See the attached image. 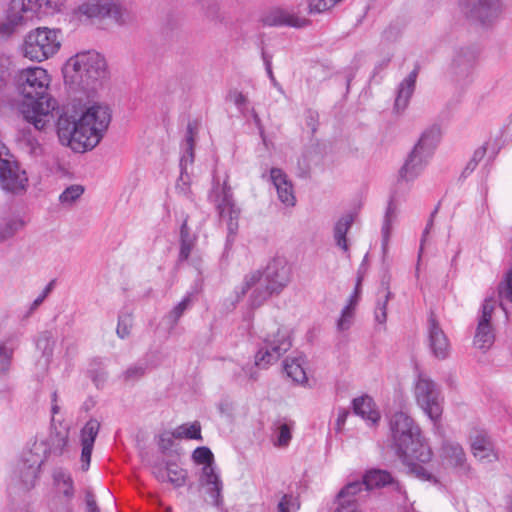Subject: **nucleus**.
<instances>
[{"label": "nucleus", "instance_id": "obj_18", "mask_svg": "<svg viewBox=\"0 0 512 512\" xmlns=\"http://www.w3.org/2000/svg\"><path fill=\"white\" fill-rule=\"evenodd\" d=\"M427 332L428 343L432 354L437 359H446L450 354V342L434 313H431L428 318Z\"/></svg>", "mask_w": 512, "mask_h": 512}, {"label": "nucleus", "instance_id": "obj_59", "mask_svg": "<svg viewBox=\"0 0 512 512\" xmlns=\"http://www.w3.org/2000/svg\"><path fill=\"white\" fill-rule=\"evenodd\" d=\"M85 512H100L94 493L91 490L85 491Z\"/></svg>", "mask_w": 512, "mask_h": 512}, {"label": "nucleus", "instance_id": "obj_31", "mask_svg": "<svg viewBox=\"0 0 512 512\" xmlns=\"http://www.w3.org/2000/svg\"><path fill=\"white\" fill-rule=\"evenodd\" d=\"M25 226V221L20 215H8L0 219V243L12 238Z\"/></svg>", "mask_w": 512, "mask_h": 512}, {"label": "nucleus", "instance_id": "obj_19", "mask_svg": "<svg viewBox=\"0 0 512 512\" xmlns=\"http://www.w3.org/2000/svg\"><path fill=\"white\" fill-rule=\"evenodd\" d=\"M80 9L88 17H109L118 23L125 21L126 10L114 1L101 0L96 3L83 5Z\"/></svg>", "mask_w": 512, "mask_h": 512}, {"label": "nucleus", "instance_id": "obj_56", "mask_svg": "<svg viewBox=\"0 0 512 512\" xmlns=\"http://www.w3.org/2000/svg\"><path fill=\"white\" fill-rule=\"evenodd\" d=\"M499 296L512 302V269L507 273L505 281L499 285Z\"/></svg>", "mask_w": 512, "mask_h": 512}, {"label": "nucleus", "instance_id": "obj_51", "mask_svg": "<svg viewBox=\"0 0 512 512\" xmlns=\"http://www.w3.org/2000/svg\"><path fill=\"white\" fill-rule=\"evenodd\" d=\"M132 327V319L130 315L120 316L116 333L119 338L124 339L129 336Z\"/></svg>", "mask_w": 512, "mask_h": 512}, {"label": "nucleus", "instance_id": "obj_44", "mask_svg": "<svg viewBox=\"0 0 512 512\" xmlns=\"http://www.w3.org/2000/svg\"><path fill=\"white\" fill-rule=\"evenodd\" d=\"M204 15L207 20L214 24H220L225 22L226 14L222 11L221 6L216 1H210L204 8Z\"/></svg>", "mask_w": 512, "mask_h": 512}, {"label": "nucleus", "instance_id": "obj_40", "mask_svg": "<svg viewBox=\"0 0 512 512\" xmlns=\"http://www.w3.org/2000/svg\"><path fill=\"white\" fill-rule=\"evenodd\" d=\"M166 482L171 483L175 487H181L186 481V471L180 468L176 463H166Z\"/></svg>", "mask_w": 512, "mask_h": 512}, {"label": "nucleus", "instance_id": "obj_25", "mask_svg": "<svg viewBox=\"0 0 512 512\" xmlns=\"http://www.w3.org/2000/svg\"><path fill=\"white\" fill-rule=\"evenodd\" d=\"M441 456L448 465L462 471L466 470V454L460 444L445 441L442 445Z\"/></svg>", "mask_w": 512, "mask_h": 512}, {"label": "nucleus", "instance_id": "obj_37", "mask_svg": "<svg viewBox=\"0 0 512 512\" xmlns=\"http://www.w3.org/2000/svg\"><path fill=\"white\" fill-rule=\"evenodd\" d=\"M392 293L389 290V287L387 284L382 283V291L379 292L378 300L376 304L375 309V319L378 323L383 324L386 322L387 319V312H386V306L391 298Z\"/></svg>", "mask_w": 512, "mask_h": 512}, {"label": "nucleus", "instance_id": "obj_38", "mask_svg": "<svg viewBox=\"0 0 512 512\" xmlns=\"http://www.w3.org/2000/svg\"><path fill=\"white\" fill-rule=\"evenodd\" d=\"M173 435L176 439L202 440L201 425L198 421L182 424L173 431Z\"/></svg>", "mask_w": 512, "mask_h": 512}, {"label": "nucleus", "instance_id": "obj_26", "mask_svg": "<svg viewBox=\"0 0 512 512\" xmlns=\"http://www.w3.org/2000/svg\"><path fill=\"white\" fill-rule=\"evenodd\" d=\"M471 449L473 455L482 462H493L497 460V454L494 452L493 444L485 433H477L471 440Z\"/></svg>", "mask_w": 512, "mask_h": 512}, {"label": "nucleus", "instance_id": "obj_64", "mask_svg": "<svg viewBox=\"0 0 512 512\" xmlns=\"http://www.w3.org/2000/svg\"><path fill=\"white\" fill-rule=\"evenodd\" d=\"M271 58L272 57L268 55L266 52H262V59L264 61L266 72L268 74L269 79H273V77H275L272 71Z\"/></svg>", "mask_w": 512, "mask_h": 512}, {"label": "nucleus", "instance_id": "obj_39", "mask_svg": "<svg viewBox=\"0 0 512 512\" xmlns=\"http://www.w3.org/2000/svg\"><path fill=\"white\" fill-rule=\"evenodd\" d=\"M37 349L41 351L45 362L49 363L54 352L55 339L51 332H43L37 340Z\"/></svg>", "mask_w": 512, "mask_h": 512}, {"label": "nucleus", "instance_id": "obj_9", "mask_svg": "<svg viewBox=\"0 0 512 512\" xmlns=\"http://www.w3.org/2000/svg\"><path fill=\"white\" fill-rule=\"evenodd\" d=\"M463 17L481 27L492 26L503 12L502 0H458Z\"/></svg>", "mask_w": 512, "mask_h": 512}, {"label": "nucleus", "instance_id": "obj_7", "mask_svg": "<svg viewBox=\"0 0 512 512\" xmlns=\"http://www.w3.org/2000/svg\"><path fill=\"white\" fill-rule=\"evenodd\" d=\"M65 0H11L7 20L12 26L22 24L34 16L42 17L58 13Z\"/></svg>", "mask_w": 512, "mask_h": 512}, {"label": "nucleus", "instance_id": "obj_61", "mask_svg": "<svg viewBox=\"0 0 512 512\" xmlns=\"http://www.w3.org/2000/svg\"><path fill=\"white\" fill-rule=\"evenodd\" d=\"M50 512H76L71 502L55 503Z\"/></svg>", "mask_w": 512, "mask_h": 512}, {"label": "nucleus", "instance_id": "obj_63", "mask_svg": "<svg viewBox=\"0 0 512 512\" xmlns=\"http://www.w3.org/2000/svg\"><path fill=\"white\" fill-rule=\"evenodd\" d=\"M242 372H243L244 376L246 378H248L249 380L255 381L258 379V372L254 366L248 365V366L242 367Z\"/></svg>", "mask_w": 512, "mask_h": 512}, {"label": "nucleus", "instance_id": "obj_62", "mask_svg": "<svg viewBox=\"0 0 512 512\" xmlns=\"http://www.w3.org/2000/svg\"><path fill=\"white\" fill-rule=\"evenodd\" d=\"M412 470L417 475V477L423 479V480H431L433 476L422 466L414 465Z\"/></svg>", "mask_w": 512, "mask_h": 512}, {"label": "nucleus", "instance_id": "obj_11", "mask_svg": "<svg viewBox=\"0 0 512 512\" xmlns=\"http://www.w3.org/2000/svg\"><path fill=\"white\" fill-rule=\"evenodd\" d=\"M69 433V427L63 426L61 423L57 427L52 420L48 435L36 436L28 447L44 462L51 457H60L68 446Z\"/></svg>", "mask_w": 512, "mask_h": 512}, {"label": "nucleus", "instance_id": "obj_21", "mask_svg": "<svg viewBox=\"0 0 512 512\" xmlns=\"http://www.w3.org/2000/svg\"><path fill=\"white\" fill-rule=\"evenodd\" d=\"M22 333L20 329H12L0 338V373H7L12 364L13 354L19 347Z\"/></svg>", "mask_w": 512, "mask_h": 512}, {"label": "nucleus", "instance_id": "obj_45", "mask_svg": "<svg viewBox=\"0 0 512 512\" xmlns=\"http://www.w3.org/2000/svg\"><path fill=\"white\" fill-rule=\"evenodd\" d=\"M394 218H395V206L393 205L392 202H390L387 207L385 218H384V223L382 226V237H383L382 247H383L384 251L386 250L387 245H388L391 226H392V222H393Z\"/></svg>", "mask_w": 512, "mask_h": 512}, {"label": "nucleus", "instance_id": "obj_29", "mask_svg": "<svg viewBox=\"0 0 512 512\" xmlns=\"http://www.w3.org/2000/svg\"><path fill=\"white\" fill-rule=\"evenodd\" d=\"M352 405L354 413L371 425H375L380 420V413L375 409V403L371 397L364 395L355 398Z\"/></svg>", "mask_w": 512, "mask_h": 512}, {"label": "nucleus", "instance_id": "obj_1", "mask_svg": "<svg viewBox=\"0 0 512 512\" xmlns=\"http://www.w3.org/2000/svg\"><path fill=\"white\" fill-rule=\"evenodd\" d=\"M111 121V110L104 103H93L77 111L67 106L57 121V133L62 144L83 153L96 147Z\"/></svg>", "mask_w": 512, "mask_h": 512}, {"label": "nucleus", "instance_id": "obj_22", "mask_svg": "<svg viewBox=\"0 0 512 512\" xmlns=\"http://www.w3.org/2000/svg\"><path fill=\"white\" fill-rule=\"evenodd\" d=\"M430 157L413 148L399 170V178L404 181L415 180L425 169Z\"/></svg>", "mask_w": 512, "mask_h": 512}, {"label": "nucleus", "instance_id": "obj_41", "mask_svg": "<svg viewBox=\"0 0 512 512\" xmlns=\"http://www.w3.org/2000/svg\"><path fill=\"white\" fill-rule=\"evenodd\" d=\"M180 236H181V243H180V252H179L178 261L183 262L189 258L191 251L194 247V240L188 232L186 223H183V225L181 226Z\"/></svg>", "mask_w": 512, "mask_h": 512}, {"label": "nucleus", "instance_id": "obj_42", "mask_svg": "<svg viewBox=\"0 0 512 512\" xmlns=\"http://www.w3.org/2000/svg\"><path fill=\"white\" fill-rule=\"evenodd\" d=\"M192 294L188 293L166 316L167 321L173 327L177 324L184 312L191 306Z\"/></svg>", "mask_w": 512, "mask_h": 512}, {"label": "nucleus", "instance_id": "obj_35", "mask_svg": "<svg viewBox=\"0 0 512 512\" xmlns=\"http://www.w3.org/2000/svg\"><path fill=\"white\" fill-rule=\"evenodd\" d=\"M364 486L363 480L347 484L338 494V505L357 507L355 496L363 490Z\"/></svg>", "mask_w": 512, "mask_h": 512}, {"label": "nucleus", "instance_id": "obj_15", "mask_svg": "<svg viewBox=\"0 0 512 512\" xmlns=\"http://www.w3.org/2000/svg\"><path fill=\"white\" fill-rule=\"evenodd\" d=\"M0 143V183L4 190L19 193L25 190L28 178L15 161L3 156Z\"/></svg>", "mask_w": 512, "mask_h": 512}, {"label": "nucleus", "instance_id": "obj_46", "mask_svg": "<svg viewBox=\"0 0 512 512\" xmlns=\"http://www.w3.org/2000/svg\"><path fill=\"white\" fill-rule=\"evenodd\" d=\"M12 61L5 55H0V92L7 86L11 78Z\"/></svg>", "mask_w": 512, "mask_h": 512}, {"label": "nucleus", "instance_id": "obj_30", "mask_svg": "<svg viewBox=\"0 0 512 512\" xmlns=\"http://www.w3.org/2000/svg\"><path fill=\"white\" fill-rule=\"evenodd\" d=\"M441 139V131L440 128L436 125H433L427 128L420 136L418 142L415 144L414 148L421 151V153L432 157L438 143Z\"/></svg>", "mask_w": 512, "mask_h": 512}, {"label": "nucleus", "instance_id": "obj_50", "mask_svg": "<svg viewBox=\"0 0 512 512\" xmlns=\"http://www.w3.org/2000/svg\"><path fill=\"white\" fill-rule=\"evenodd\" d=\"M228 100L233 102L234 105L238 108V110L243 114L246 115V112L248 111L247 105H248V99L247 97L238 90H231L228 93Z\"/></svg>", "mask_w": 512, "mask_h": 512}, {"label": "nucleus", "instance_id": "obj_32", "mask_svg": "<svg viewBox=\"0 0 512 512\" xmlns=\"http://www.w3.org/2000/svg\"><path fill=\"white\" fill-rule=\"evenodd\" d=\"M352 214L343 215L334 226V240L336 245L341 248L344 252H349V246L347 243L346 235L353 224Z\"/></svg>", "mask_w": 512, "mask_h": 512}, {"label": "nucleus", "instance_id": "obj_53", "mask_svg": "<svg viewBox=\"0 0 512 512\" xmlns=\"http://www.w3.org/2000/svg\"><path fill=\"white\" fill-rule=\"evenodd\" d=\"M298 509L299 504L292 495L285 494L278 504V512H295Z\"/></svg>", "mask_w": 512, "mask_h": 512}, {"label": "nucleus", "instance_id": "obj_27", "mask_svg": "<svg viewBox=\"0 0 512 512\" xmlns=\"http://www.w3.org/2000/svg\"><path fill=\"white\" fill-rule=\"evenodd\" d=\"M52 478L57 493L65 498L64 502H71L75 496L74 481L71 474L63 468H56L52 473Z\"/></svg>", "mask_w": 512, "mask_h": 512}, {"label": "nucleus", "instance_id": "obj_8", "mask_svg": "<svg viewBox=\"0 0 512 512\" xmlns=\"http://www.w3.org/2000/svg\"><path fill=\"white\" fill-rule=\"evenodd\" d=\"M209 201L215 206L221 219L227 220L228 242L238 231L240 209L236 206L231 187L227 181L223 184L214 183L208 195Z\"/></svg>", "mask_w": 512, "mask_h": 512}, {"label": "nucleus", "instance_id": "obj_47", "mask_svg": "<svg viewBox=\"0 0 512 512\" xmlns=\"http://www.w3.org/2000/svg\"><path fill=\"white\" fill-rule=\"evenodd\" d=\"M147 366L145 364H134L128 367L123 373L125 382H135L142 378L146 373Z\"/></svg>", "mask_w": 512, "mask_h": 512}, {"label": "nucleus", "instance_id": "obj_58", "mask_svg": "<svg viewBox=\"0 0 512 512\" xmlns=\"http://www.w3.org/2000/svg\"><path fill=\"white\" fill-rule=\"evenodd\" d=\"M54 281H51L42 291V293L32 302L29 312H34L45 300V298L51 293L53 289Z\"/></svg>", "mask_w": 512, "mask_h": 512}, {"label": "nucleus", "instance_id": "obj_12", "mask_svg": "<svg viewBox=\"0 0 512 512\" xmlns=\"http://www.w3.org/2000/svg\"><path fill=\"white\" fill-rule=\"evenodd\" d=\"M44 463L27 447L12 469L11 483L24 491L34 488L40 478L41 467Z\"/></svg>", "mask_w": 512, "mask_h": 512}, {"label": "nucleus", "instance_id": "obj_16", "mask_svg": "<svg viewBox=\"0 0 512 512\" xmlns=\"http://www.w3.org/2000/svg\"><path fill=\"white\" fill-rule=\"evenodd\" d=\"M495 305L496 300L492 297L486 298L482 304V313L474 337V345L478 349L487 350L494 343L495 335L490 321Z\"/></svg>", "mask_w": 512, "mask_h": 512}, {"label": "nucleus", "instance_id": "obj_60", "mask_svg": "<svg viewBox=\"0 0 512 512\" xmlns=\"http://www.w3.org/2000/svg\"><path fill=\"white\" fill-rule=\"evenodd\" d=\"M92 450L93 447L91 446H82L81 468L83 471H87L90 466Z\"/></svg>", "mask_w": 512, "mask_h": 512}, {"label": "nucleus", "instance_id": "obj_3", "mask_svg": "<svg viewBox=\"0 0 512 512\" xmlns=\"http://www.w3.org/2000/svg\"><path fill=\"white\" fill-rule=\"evenodd\" d=\"M291 280V267L283 257H276L264 271H251L236 287L237 300L250 292L249 301L253 308L261 306L272 294L280 293Z\"/></svg>", "mask_w": 512, "mask_h": 512}, {"label": "nucleus", "instance_id": "obj_43", "mask_svg": "<svg viewBox=\"0 0 512 512\" xmlns=\"http://www.w3.org/2000/svg\"><path fill=\"white\" fill-rule=\"evenodd\" d=\"M275 435H276V441L275 445L278 447H286L291 441L292 434V424H289L287 422H281L278 421L275 424Z\"/></svg>", "mask_w": 512, "mask_h": 512}, {"label": "nucleus", "instance_id": "obj_34", "mask_svg": "<svg viewBox=\"0 0 512 512\" xmlns=\"http://www.w3.org/2000/svg\"><path fill=\"white\" fill-rule=\"evenodd\" d=\"M363 483L367 490L380 488L393 483L391 474L385 470L372 469L366 472L363 477Z\"/></svg>", "mask_w": 512, "mask_h": 512}, {"label": "nucleus", "instance_id": "obj_52", "mask_svg": "<svg viewBox=\"0 0 512 512\" xmlns=\"http://www.w3.org/2000/svg\"><path fill=\"white\" fill-rule=\"evenodd\" d=\"M19 139L29 149L30 153H37L40 148L37 138L30 131L22 130Z\"/></svg>", "mask_w": 512, "mask_h": 512}, {"label": "nucleus", "instance_id": "obj_4", "mask_svg": "<svg viewBox=\"0 0 512 512\" xmlns=\"http://www.w3.org/2000/svg\"><path fill=\"white\" fill-rule=\"evenodd\" d=\"M389 428L396 453L404 462L427 463L431 460L432 451L423 442L420 428L409 415L394 413L389 420Z\"/></svg>", "mask_w": 512, "mask_h": 512}, {"label": "nucleus", "instance_id": "obj_24", "mask_svg": "<svg viewBox=\"0 0 512 512\" xmlns=\"http://www.w3.org/2000/svg\"><path fill=\"white\" fill-rule=\"evenodd\" d=\"M419 68L415 67L413 71L399 84L397 96L395 99L394 109L397 113L403 112L415 90L416 79L418 76Z\"/></svg>", "mask_w": 512, "mask_h": 512}, {"label": "nucleus", "instance_id": "obj_13", "mask_svg": "<svg viewBox=\"0 0 512 512\" xmlns=\"http://www.w3.org/2000/svg\"><path fill=\"white\" fill-rule=\"evenodd\" d=\"M414 394L419 407L436 423L443 412V399L435 382L426 375L420 374L415 384Z\"/></svg>", "mask_w": 512, "mask_h": 512}, {"label": "nucleus", "instance_id": "obj_14", "mask_svg": "<svg viewBox=\"0 0 512 512\" xmlns=\"http://www.w3.org/2000/svg\"><path fill=\"white\" fill-rule=\"evenodd\" d=\"M192 458L197 464H204L202 469V483L207 487V493L211 498V504L221 507L223 498L221 495L223 484L213 466L214 456L208 447H198L193 451Z\"/></svg>", "mask_w": 512, "mask_h": 512}, {"label": "nucleus", "instance_id": "obj_49", "mask_svg": "<svg viewBox=\"0 0 512 512\" xmlns=\"http://www.w3.org/2000/svg\"><path fill=\"white\" fill-rule=\"evenodd\" d=\"M486 152H487L486 145H482L479 148H477L474 151V154H473L471 160L468 162V164L464 168L462 175L466 177L467 175L472 173L475 170V168L477 167L478 163L484 158V156L486 155Z\"/></svg>", "mask_w": 512, "mask_h": 512}, {"label": "nucleus", "instance_id": "obj_36", "mask_svg": "<svg viewBox=\"0 0 512 512\" xmlns=\"http://www.w3.org/2000/svg\"><path fill=\"white\" fill-rule=\"evenodd\" d=\"M100 426V422L94 418L86 422L80 431V441L82 446H94V442L99 433Z\"/></svg>", "mask_w": 512, "mask_h": 512}, {"label": "nucleus", "instance_id": "obj_20", "mask_svg": "<svg viewBox=\"0 0 512 512\" xmlns=\"http://www.w3.org/2000/svg\"><path fill=\"white\" fill-rule=\"evenodd\" d=\"M477 54L474 49L460 48L456 51L452 63L451 73L458 79L464 80L468 78L475 67Z\"/></svg>", "mask_w": 512, "mask_h": 512}, {"label": "nucleus", "instance_id": "obj_57", "mask_svg": "<svg viewBox=\"0 0 512 512\" xmlns=\"http://www.w3.org/2000/svg\"><path fill=\"white\" fill-rule=\"evenodd\" d=\"M173 438V432H164L159 436L158 446L163 453L171 449L174 444Z\"/></svg>", "mask_w": 512, "mask_h": 512}, {"label": "nucleus", "instance_id": "obj_33", "mask_svg": "<svg viewBox=\"0 0 512 512\" xmlns=\"http://www.w3.org/2000/svg\"><path fill=\"white\" fill-rule=\"evenodd\" d=\"M303 357L287 358L284 362V370L288 377L298 384H304L308 378L303 368Z\"/></svg>", "mask_w": 512, "mask_h": 512}, {"label": "nucleus", "instance_id": "obj_5", "mask_svg": "<svg viewBox=\"0 0 512 512\" xmlns=\"http://www.w3.org/2000/svg\"><path fill=\"white\" fill-rule=\"evenodd\" d=\"M105 76V59L95 51L78 53L65 65V77L86 89L93 88Z\"/></svg>", "mask_w": 512, "mask_h": 512}, {"label": "nucleus", "instance_id": "obj_28", "mask_svg": "<svg viewBox=\"0 0 512 512\" xmlns=\"http://www.w3.org/2000/svg\"><path fill=\"white\" fill-rule=\"evenodd\" d=\"M363 268H364V262L361 264V266L358 270L357 284H356L354 294L351 295V297L349 298V303L342 310L341 316L337 322V328L340 331L347 330L352 325L353 318H354V310H355V306L358 301L359 287L363 280V275L361 273Z\"/></svg>", "mask_w": 512, "mask_h": 512}, {"label": "nucleus", "instance_id": "obj_6", "mask_svg": "<svg viewBox=\"0 0 512 512\" xmlns=\"http://www.w3.org/2000/svg\"><path fill=\"white\" fill-rule=\"evenodd\" d=\"M61 47L60 31L48 27H38L25 37L24 56L32 61H44L52 57Z\"/></svg>", "mask_w": 512, "mask_h": 512}, {"label": "nucleus", "instance_id": "obj_2", "mask_svg": "<svg viewBox=\"0 0 512 512\" xmlns=\"http://www.w3.org/2000/svg\"><path fill=\"white\" fill-rule=\"evenodd\" d=\"M51 78L42 67L22 69L16 76L17 89L23 101L19 112L37 131H45L54 120L56 101L49 94Z\"/></svg>", "mask_w": 512, "mask_h": 512}, {"label": "nucleus", "instance_id": "obj_17", "mask_svg": "<svg viewBox=\"0 0 512 512\" xmlns=\"http://www.w3.org/2000/svg\"><path fill=\"white\" fill-rule=\"evenodd\" d=\"M261 22L269 27L289 26L294 28H304L310 23L307 18L283 8L269 9L261 16Z\"/></svg>", "mask_w": 512, "mask_h": 512}, {"label": "nucleus", "instance_id": "obj_10", "mask_svg": "<svg viewBox=\"0 0 512 512\" xmlns=\"http://www.w3.org/2000/svg\"><path fill=\"white\" fill-rule=\"evenodd\" d=\"M291 347L292 341L289 330L284 327H277L275 331L263 336V346L255 354L254 365L267 368L277 362Z\"/></svg>", "mask_w": 512, "mask_h": 512}, {"label": "nucleus", "instance_id": "obj_23", "mask_svg": "<svg viewBox=\"0 0 512 512\" xmlns=\"http://www.w3.org/2000/svg\"><path fill=\"white\" fill-rule=\"evenodd\" d=\"M270 178L276 188L279 200L287 206H294L296 198L292 183L288 181L286 174L279 168H272Z\"/></svg>", "mask_w": 512, "mask_h": 512}, {"label": "nucleus", "instance_id": "obj_55", "mask_svg": "<svg viewBox=\"0 0 512 512\" xmlns=\"http://www.w3.org/2000/svg\"><path fill=\"white\" fill-rule=\"evenodd\" d=\"M150 468L153 476L160 482H166V463L162 460L156 459L150 463Z\"/></svg>", "mask_w": 512, "mask_h": 512}, {"label": "nucleus", "instance_id": "obj_48", "mask_svg": "<svg viewBox=\"0 0 512 512\" xmlns=\"http://www.w3.org/2000/svg\"><path fill=\"white\" fill-rule=\"evenodd\" d=\"M83 192L84 188L81 185H71L61 193L59 199L62 203L71 204L78 199Z\"/></svg>", "mask_w": 512, "mask_h": 512}, {"label": "nucleus", "instance_id": "obj_54", "mask_svg": "<svg viewBox=\"0 0 512 512\" xmlns=\"http://www.w3.org/2000/svg\"><path fill=\"white\" fill-rule=\"evenodd\" d=\"M195 127L192 123H188L185 142H184V150L186 154L189 156L190 161L193 160V149H194V136H195Z\"/></svg>", "mask_w": 512, "mask_h": 512}]
</instances>
